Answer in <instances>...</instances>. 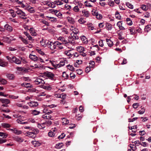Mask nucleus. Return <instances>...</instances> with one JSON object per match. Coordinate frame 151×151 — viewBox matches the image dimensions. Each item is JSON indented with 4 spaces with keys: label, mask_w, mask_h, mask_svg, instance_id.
I'll return each mask as SVG.
<instances>
[{
    "label": "nucleus",
    "mask_w": 151,
    "mask_h": 151,
    "mask_svg": "<svg viewBox=\"0 0 151 151\" xmlns=\"http://www.w3.org/2000/svg\"><path fill=\"white\" fill-rule=\"evenodd\" d=\"M21 86H24L27 88L31 87V86L30 85V84L29 83H23L22 84Z\"/></svg>",
    "instance_id": "20"
},
{
    "label": "nucleus",
    "mask_w": 151,
    "mask_h": 151,
    "mask_svg": "<svg viewBox=\"0 0 151 151\" xmlns=\"http://www.w3.org/2000/svg\"><path fill=\"white\" fill-rule=\"evenodd\" d=\"M78 51L80 52H82L84 51V48L80 46L77 47Z\"/></svg>",
    "instance_id": "23"
},
{
    "label": "nucleus",
    "mask_w": 151,
    "mask_h": 151,
    "mask_svg": "<svg viewBox=\"0 0 151 151\" xmlns=\"http://www.w3.org/2000/svg\"><path fill=\"white\" fill-rule=\"evenodd\" d=\"M44 112L45 113L47 114L48 115L49 114H50L52 113V111H51L50 110H49L47 109H44Z\"/></svg>",
    "instance_id": "31"
},
{
    "label": "nucleus",
    "mask_w": 151,
    "mask_h": 151,
    "mask_svg": "<svg viewBox=\"0 0 151 151\" xmlns=\"http://www.w3.org/2000/svg\"><path fill=\"white\" fill-rule=\"evenodd\" d=\"M47 17L48 18V19L52 22H56L57 21L56 19L54 17H49L48 16Z\"/></svg>",
    "instance_id": "19"
},
{
    "label": "nucleus",
    "mask_w": 151,
    "mask_h": 151,
    "mask_svg": "<svg viewBox=\"0 0 151 151\" xmlns=\"http://www.w3.org/2000/svg\"><path fill=\"white\" fill-rule=\"evenodd\" d=\"M12 63H14L17 64L19 65L21 63V61L20 59L15 56L12 57Z\"/></svg>",
    "instance_id": "5"
},
{
    "label": "nucleus",
    "mask_w": 151,
    "mask_h": 151,
    "mask_svg": "<svg viewBox=\"0 0 151 151\" xmlns=\"http://www.w3.org/2000/svg\"><path fill=\"white\" fill-rule=\"evenodd\" d=\"M39 132V130L37 129H35L32 128L29 131L27 132V133L29 137L32 138H34L36 136V134Z\"/></svg>",
    "instance_id": "1"
},
{
    "label": "nucleus",
    "mask_w": 151,
    "mask_h": 151,
    "mask_svg": "<svg viewBox=\"0 0 151 151\" xmlns=\"http://www.w3.org/2000/svg\"><path fill=\"white\" fill-rule=\"evenodd\" d=\"M7 136V134H6V133H4V132H0V136L1 137H3V138H6Z\"/></svg>",
    "instance_id": "42"
},
{
    "label": "nucleus",
    "mask_w": 151,
    "mask_h": 151,
    "mask_svg": "<svg viewBox=\"0 0 151 151\" xmlns=\"http://www.w3.org/2000/svg\"><path fill=\"white\" fill-rule=\"evenodd\" d=\"M63 145V143H60L58 144H56L55 145V147L56 148L59 149L62 147Z\"/></svg>",
    "instance_id": "24"
},
{
    "label": "nucleus",
    "mask_w": 151,
    "mask_h": 151,
    "mask_svg": "<svg viewBox=\"0 0 151 151\" xmlns=\"http://www.w3.org/2000/svg\"><path fill=\"white\" fill-rule=\"evenodd\" d=\"M2 126L4 128H9L11 127V125L7 123H2Z\"/></svg>",
    "instance_id": "29"
},
{
    "label": "nucleus",
    "mask_w": 151,
    "mask_h": 151,
    "mask_svg": "<svg viewBox=\"0 0 151 151\" xmlns=\"http://www.w3.org/2000/svg\"><path fill=\"white\" fill-rule=\"evenodd\" d=\"M81 40L84 43H87L88 42V41L87 40V39L86 38V37L85 36H82L81 38Z\"/></svg>",
    "instance_id": "27"
},
{
    "label": "nucleus",
    "mask_w": 151,
    "mask_h": 151,
    "mask_svg": "<svg viewBox=\"0 0 151 151\" xmlns=\"http://www.w3.org/2000/svg\"><path fill=\"white\" fill-rule=\"evenodd\" d=\"M78 22L81 24H83L86 22L83 19L81 18L78 20Z\"/></svg>",
    "instance_id": "48"
},
{
    "label": "nucleus",
    "mask_w": 151,
    "mask_h": 151,
    "mask_svg": "<svg viewBox=\"0 0 151 151\" xmlns=\"http://www.w3.org/2000/svg\"><path fill=\"white\" fill-rule=\"evenodd\" d=\"M0 101L3 104L2 105V106H8L7 105L10 103V101L8 99H0Z\"/></svg>",
    "instance_id": "3"
},
{
    "label": "nucleus",
    "mask_w": 151,
    "mask_h": 151,
    "mask_svg": "<svg viewBox=\"0 0 151 151\" xmlns=\"http://www.w3.org/2000/svg\"><path fill=\"white\" fill-rule=\"evenodd\" d=\"M151 29V26L150 25H147L145 27V30L147 32H148Z\"/></svg>",
    "instance_id": "22"
},
{
    "label": "nucleus",
    "mask_w": 151,
    "mask_h": 151,
    "mask_svg": "<svg viewBox=\"0 0 151 151\" xmlns=\"http://www.w3.org/2000/svg\"><path fill=\"white\" fill-rule=\"evenodd\" d=\"M55 44V42L53 43L50 41L48 42L47 43L48 47L52 50L56 48Z\"/></svg>",
    "instance_id": "4"
},
{
    "label": "nucleus",
    "mask_w": 151,
    "mask_h": 151,
    "mask_svg": "<svg viewBox=\"0 0 151 151\" xmlns=\"http://www.w3.org/2000/svg\"><path fill=\"white\" fill-rule=\"evenodd\" d=\"M45 124L44 123L40 124H37V127L40 129H43L45 127Z\"/></svg>",
    "instance_id": "21"
},
{
    "label": "nucleus",
    "mask_w": 151,
    "mask_h": 151,
    "mask_svg": "<svg viewBox=\"0 0 151 151\" xmlns=\"http://www.w3.org/2000/svg\"><path fill=\"white\" fill-rule=\"evenodd\" d=\"M17 70L19 71H23V70L24 69V68L22 67H17L16 68Z\"/></svg>",
    "instance_id": "60"
},
{
    "label": "nucleus",
    "mask_w": 151,
    "mask_h": 151,
    "mask_svg": "<svg viewBox=\"0 0 151 151\" xmlns=\"http://www.w3.org/2000/svg\"><path fill=\"white\" fill-rule=\"evenodd\" d=\"M55 135V133L52 131H50L48 133V135L50 137H54Z\"/></svg>",
    "instance_id": "35"
},
{
    "label": "nucleus",
    "mask_w": 151,
    "mask_h": 151,
    "mask_svg": "<svg viewBox=\"0 0 151 151\" xmlns=\"http://www.w3.org/2000/svg\"><path fill=\"white\" fill-rule=\"evenodd\" d=\"M29 11L31 13H34L35 12V11L33 9V8L32 7H30L29 9Z\"/></svg>",
    "instance_id": "64"
},
{
    "label": "nucleus",
    "mask_w": 151,
    "mask_h": 151,
    "mask_svg": "<svg viewBox=\"0 0 151 151\" xmlns=\"http://www.w3.org/2000/svg\"><path fill=\"white\" fill-rule=\"evenodd\" d=\"M40 112L39 111H37L36 110H33L32 111V113L34 115H36L39 114Z\"/></svg>",
    "instance_id": "32"
},
{
    "label": "nucleus",
    "mask_w": 151,
    "mask_h": 151,
    "mask_svg": "<svg viewBox=\"0 0 151 151\" xmlns=\"http://www.w3.org/2000/svg\"><path fill=\"white\" fill-rule=\"evenodd\" d=\"M42 23L45 24L47 26H50V24L47 21L44 20L42 21Z\"/></svg>",
    "instance_id": "51"
},
{
    "label": "nucleus",
    "mask_w": 151,
    "mask_h": 151,
    "mask_svg": "<svg viewBox=\"0 0 151 151\" xmlns=\"http://www.w3.org/2000/svg\"><path fill=\"white\" fill-rule=\"evenodd\" d=\"M29 58L30 59L33 60L34 61H37L38 60V58L35 55L30 54L29 55Z\"/></svg>",
    "instance_id": "7"
},
{
    "label": "nucleus",
    "mask_w": 151,
    "mask_h": 151,
    "mask_svg": "<svg viewBox=\"0 0 151 151\" xmlns=\"http://www.w3.org/2000/svg\"><path fill=\"white\" fill-rule=\"evenodd\" d=\"M33 142V144L34 145L35 147L38 146L40 145V144L36 141H34Z\"/></svg>",
    "instance_id": "52"
},
{
    "label": "nucleus",
    "mask_w": 151,
    "mask_h": 151,
    "mask_svg": "<svg viewBox=\"0 0 151 151\" xmlns=\"http://www.w3.org/2000/svg\"><path fill=\"white\" fill-rule=\"evenodd\" d=\"M55 43L56 44L55 45H56V47H58L60 49H62L63 48V47L62 45V43H60L58 42H55Z\"/></svg>",
    "instance_id": "11"
},
{
    "label": "nucleus",
    "mask_w": 151,
    "mask_h": 151,
    "mask_svg": "<svg viewBox=\"0 0 151 151\" xmlns=\"http://www.w3.org/2000/svg\"><path fill=\"white\" fill-rule=\"evenodd\" d=\"M14 132L17 134L19 135L22 133V131L20 130H18L16 129H14L13 130Z\"/></svg>",
    "instance_id": "28"
},
{
    "label": "nucleus",
    "mask_w": 151,
    "mask_h": 151,
    "mask_svg": "<svg viewBox=\"0 0 151 151\" xmlns=\"http://www.w3.org/2000/svg\"><path fill=\"white\" fill-rule=\"evenodd\" d=\"M59 95L60 96L58 97L59 98H61L63 99H64L65 98L66 96V94L63 93Z\"/></svg>",
    "instance_id": "43"
},
{
    "label": "nucleus",
    "mask_w": 151,
    "mask_h": 151,
    "mask_svg": "<svg viewBox=\"0 0 151 151\" xmlns=\"http://www.w3.org/2000/svg\"><path fill=\"white\" fill-rule=\"evenodd\" d=\"M43 76L48 77L49 79L51 80H53L54 77V75L53 73L48 71L44 73Z\"/></svg>",
    "instance_id": "2"
},
{
    "label": "nucleus",
    "mask_w": 151,
    "mask_h": 151,
    "mask_svg": "<svg viewBox=\"0 0 151 151\" xmlns=\"http://www.w3.org/2000/svg\"><path fill=\"white\" fill-rule=\"evenodd\" d=\"M21 14H19V17L23 19H26L27 18L25 17V13L24 12V14H22L21 13Z\"/></svg>",
    "instance_id": "26"
},
{
    "label": "nucleus",
    "mask_w": 151,
    "mask_h": 151,
    "mask_svg": "<svg viewBox=\"0 0 151 151\" xmlns=\"http://www.w3.org/2000/svg\"><path fill=\"white\" fill-rule=\"evenodd\" d=\"M0 82H1V83L3 84H5L6 83V81L5 80V79H2L0 81Z\"/></svg>",
    "instance_id": "63"
},
{
    "label": "nucleus",
    "mask_w": 151,
    "mask_h": 151,
    "mask_svg": "<svg viewBox=\"0 0 151 151\" xmlns=\"http://www.w3.org/2000/svg\"><path fill=\"white\" fill-rule=\"evenodd\" d=\"M20 60H21V62H22L23 63L25 64L27 63V61L24 57H20L19 58Z\"/></svg>",
    "instance_id": "36"
},
{
    "label": "nucleus",
    "mask_w": 151,
    "mask_h": 151,
    "mask_svg": "<svg viewBox=\"0 0 151 151\" xmlns=\"http://www.w3.org/2000/svg\"><path fill=\"white\" fill-rule=\"evenodd\" d=\"M126 5L129 8L133 9V6L129 2H127L126 4Z\"/></svg>",
    "instance_id": "41"
},
{
    "label": "nucleus",
    "mask_w": 151,
    "mask_h": 151,
    "mask_svg": "<svg viewBox=\"0 0 151 151\" xmlns=\"http://www.w3.org/2000/svg\"><path fill=\"white\" fill-rule=\"evenodd\" d=\"M106 27L108 30H111L112 28V25L109 23H107L106 24Z\"/></svg>",
    "instance_id": "17"
},
{
    "label": "nucleus",
    "mask_w": 151,
    "mask_h": 151,
    "mask_svg": "<svg viewBox=\"0 0 151 151\" xmlns=\"http://www.w3.org/2000/svg\"><path fill=\"white\" fill-rule=\"evenodd\" d=\"M22 78L24 81H30V79L28 77H23Z\"/></svg>",
    "instance_id": "55"
},
{
    "label": "nucleus",
    "mask_w": 151,
    "mask_h": 151,
    "mask_svg": "<svg viewBox=\"0 0 151 151\" xmlns=\"http://www.w3.org/2000/svg\"><path fill=\"white\" fill-rule=\"evenodd\" d=\"M115 17L116 19H119L121 20L122 19V17L120 16L119 12H116L115 14Z\"/></svg>",
    "instance_id": "18"
},
{
    "label": "nucleus",
    "mask_w": 151,
    "mask_h": 151,
    "mask_svg": "<svg viewBox=\"0 0 151 151\" xmlns=\"http://www.w3.org/2000/svg\"><path fill=\"white\" fill-rule=\"evenodd\" d=\"M4 27L6 30L9 31L11 32L12 30V27L8 24L5 25Z\"/></svg>",
    "instance_id": "13"
},
{
    "label": "nucleus",
    "mask_w": 151,
    "mask_h": 151,
    "mask_svg": "<svg viewBox=\"0 0 151 151\" xmlns=\"http://www.w3.org/2000/svg\"><path fill=\"white\" fill-rule=\"evenodd\" d=\"M126 21L129 25H131L132 24V22L129 18H127Z\"/></svg>",
    "instance_id": "30"
},
{
    "label": "nucleus",
    "mask_w": 151,
    "mask_h": 151,
    "mask_svg": "<svg viewBox=\"0 0 151 151\" xmlns=\"http://www.w3.org/2000/svg\"><path fill=\"white\" fill-rule=\"evenodd\" d=\"M63 123L65 124H68L69 123V120L66 118H64L63 119Z\"/></svg>",
    "instance_id": "38"
},
{
    "label": "nucleus",
    "mask_w": 151,
    "mask_h": 151,
    "mask_svg": "<svg viewBox=\"0 0 151 151\" xmlns=\"http://www.w3.org/2000/svg\"><path fill=\"white\" fill-rule=\"evenodd\" d=\"M55 4L53 3V2H51L49 5L48 6L52 8H54L55 7Z\"/></svg>",
    "instance_id": "49"
},
{
    "label": "nucleus",
    "mask_w": 151,
    "mask_h": 151,
    "mask_svg": "<svg viewBox=\"0 0 151 151\" xmlns=\"http://www.w3.org/2000/svg\"><path fill=\"white\" fill-rule=\"evenodd\" d=\"M29 105L31 107H35L38 106V104L37 102L32 101L28 103Z\"/></svg>",
    "instance_id": "6"
},
{
    "label": "nucleus",
    "mask_w": 151,
    "mask_h": 151,
    "mask_svg": "<svg viewBox=\"0 0 151 151\" xmlns=\"http://www.w3.org/2000/svg\"><path fill=\"white\" fill-rule=\"evenodd\" d=\"M62 76L63 77L65 78V79H68L69 75L66 73V72L65 71L63 72Z\"/></svg>",
    "instance_id": "37"
},
{
    "label": "nucleus",
    "mask_w": 151,
    "mask_h": 151,
    "mask_svg": "<svg viewBox=\"0 0 151 151\" xmlns=\"http://www.w3.org/2000/svg\"><path fill=\"white\" fill-rule=\"evenodd\" d=\"M139 133L140 135H143L145 134V132L144 131H139Z\"/></svg>",
    "instance_id": "62"
},
{
    "label": "nucleus",
    "mask_w": 151,
    "mask_h": 151,
    "mask_svg": "<svg viewBox=\"0 0 151 151\" xmlns=\"http://www.w3.org/2000/svg\"><path fill=\"white\" fill-rule=\"evenodd\" d=\"M76 72L79 75H81L83 73V71L80 69L77 70Z\"/></svg>",
    "instance_id": "59"
},
{
    "label": "nucleus",
    "mask_w": 151,
    "mask_h": 151,
    "mask_svg": "<svg viewBox=\"0 0 151 151\" xmlns=\"http://www.w3.org/2000/svg\"><path fill=\"white\" fill-rule=\"evenodd\" d=\"M65 135L64 134V133H62L58 137V139H63V138L65 137Z\"/></svg>",
    "instance_id": "47"
},
{
    "label": "nucleus",
    "mask_w": 151,
    "mask_h": 151,
    "mask_svg": "<svg viewBox=\"0 0 151 151\" xmlns=\"http://www.w3.org/2000/svg\"><path fill=\"white\" fill-rule=\"evenodd\" d=\"M7 77L10 80L13 79L14 78V76L13 74H9L7 75Z\"/></svg>",
    "instance_id": "44"
},
{
    "label": "nucleus",
    "mask_w": 151,
    "mask_h": 151,
    "mask_svg": "<svg viewBox=\"0 0 151 151\" xmlns=\"http://www.w3.org/2000/svg\"><path fill=\"white\" fill-rule=\"evenodd\" d=\"M106 41L109 46L111 47L113 45V42L110 39H106Z\"/></svg>",
    "instance_id": "15"
},
{
    "label": "nucleus",
    "mask_w": 151,
    "mask_h": 151,
    "mask_svg": "<svg viewBox=\"0 0 151 151\" xmlns=\"http://www.w3.org/2000/svg\"><path fill=\"white\" fill-rule=\"evenodd\" d=\"M16 13L18 15L21 14V13L24 14V12L21 10L19 9L18 8H17V10L16 12Z\"/></svg>",
    "instance_id": "46"
},
{
    "label": "nucleus",
    "mask_w": 151,
    "mask_h": 151,
    "mask_svg": "<svg viewBox=\"0 0 151 151\" xmlns=\"http://www.w3.org/2000/svg\"><path fill=\"white\" fill-rule=\"evenodd\" d=\"M53 3L55 4H56L58 5H60L63 4V3L59 0L58 1H54Z\"/></svg>",
    "instance_id": "34"
},
{
    "label": "nucleus",
    "mask_w": 151,
    "mask_h": 151,
    "mask_svg": "<svg viewBox=\"0 0 151 151\" xmlns=\"http://www.w3.org/2000/svg\"><path fill=\"white\" fill-rule=\"evenodd\" d=\"M65 60L63 61L61 60L60 61V66L59 67L62 66H64L65 65Z\"/></svg>",
    "instance_id": "53"
},
{
    "label": "nucleus",
    "mask_w": 151,
    "mask_h": 151,
    "mask_svg": "<svg viewBox=\"0 0 151 151\" xmlns=\"http://www.w3.org/2000/svg\"><path fill=\"white\" fill-rule=\"evenodd\" d=\"M19 38L21 39V40L25 44H28L27 41L25 39L23 38L22 37H19Z\"/></svg>",
    "instance_id": "39"
},
{
    "label": "nucleus",
    "mask_w": 151,
    "mask_h": 151,
    "mask_svg": "<svg viewBox=\"0 0 151 151\" xmlns=\"http://www.w3.org/2000/svg\"><path fill=\"white\" fill-rule=\"evenodd\" d=\"M42 117L45 119H51L52 116L50 115H49L47 114L45 115H43L42 116Z\"/></svg>",
    "instance_id": "12"
},
{
    "label": "nucleus",
    "mask_w": 151,
    "mask_h": 151,
    "mask_svg": "<svg viewBox=\"0 0 151 151\" xmlns=\"http://www.w3.org/2000/svg\"><path fill=\"white\" fill-rule=\"evenodd\" d=\"M96 18L98 19H101L102 18V15L98 13L96 15Z\"/></svg>",
    "instance_id": "56"
},
{
    "label": "nucleus",
    "mask_w": 151,
    "mask_h": 151,
    "mask_svg": "<svg viewBox=\"0 0 151 151\" xmlns=\"http://www.w3.org/2000/svg\"><path fill=\"white\" fill-rule=\"evenodd\" d=\"M14 139L16 141L20 142H22L23 141V140L22 138L19 137L18 136L14 137Z\"/></svg>",
    "instance_id": "14"
},
{
    "label": "nucleus",
    "mask_w": 151,
    "mask_h": 151,
    "mask_svg": "<svg viewBox=\"0 0 151 151\" xmlns=\"http://www.w3.org/2000/svg\"><path fill=\"white\" fill-rule=\"evenodd\" d=\"M8 63L4 62L1 59H0V66L3 67H5L8 65Z\"/></svg>",
    "instance_id": "8"
},
{
    "label": "nucleus",
    "mask_w": 151,
    "mask_h": 151,
    "mask_svg": "<svg viewBox=\"0 0 151 151\" xmlns=\"http://www.w3.org/2000/svg\"><path fill=\"white\" fill-rule=\"evenodd\" d=\"M36 50L41 55H44L45 54L44 53L42 52L41 50L36 49Z\"/></svg>",
    "instance_id": "58"
},
{
    "label": "nucleus",
    "mask_w": 151,
    "mask_h": 151,
    "mask_svg": "<svg viewBox=\"0 0 151 151\" xmlns=\"http://www.w3.org/2000/svg\"><path fill=\"white\" fill-rule=\"evenodd\" d=\"M67 19L68 22L71 24H73L74 23L75 21L74 19L71 17H68Z\"/></svg>",
    "instance_id": "10"
},
{
    "label": "nucleus",
    "mask_w": 151,
    "mask_h": 151,
    "mask_svg": "<svg viewBox=\"0 0 151 151\" xmlns=\"http://www.w3.org/2000/svg\"><path fill=\"white\" fill-rule=\"evenodd\" d=\"M139 105L138 103H134L133 104L132 106L133 108L134 109H136L138 106Z\"/></svg>",
    "instance_id": "54"
},
{
    "label": "nucleus",
    "mask_w": 151,
    "mask_h": 151,
    "mask_svg": "<svg viewBox=\"0 0 151 151\" xmlns=\"http://www.w3.org/2000/svg\"><path fill=\"white\" fill-rule=\"evenodd\" d=\"M89 1H86L85 2V5L86 6L89 7H92V5L90 4V3H89Z\"/></svg>",
    "instance_id": "40"
},
{
    "label": "nucleus",
    "mask_w": 151,
    "mask_h": 151,
    "mask_svg": "<svg viewBox=\"0 0 151 151\" xmlns=\"http://www.w3.org/2000/svg\"><path fill=\"white\" fill-rule=\"evenodd\" d=\"M98 43L99 45L100 46L102 47L104 45L102 40H99Z\"/></svg>",
    "instance_id": "57"
},
{
    "label": "nucleus",
    "mask_w": 151,
    "mask_h": 151,
    "mask_svg": "<svg viewBox=\"0 0 151 151\" xmlns=\"http://www.w3.org/2000/svg\"><path fill=\"white\" fill-rule=\"evenodd\" d=\"M52 123V122L50 120L45 121V122H44L45 125H46L47 126H49Z\"/></svg>",
    "instance_id": "25"
},
{
    "label": "nucleus",
    "mask_w": 151,
    "mask_h": 151,
    "mask_svg": "<svg viewBox=\"0 0 151 151\" xmlns=\"http://www.w3.org/2000/svg\"><path fill=\"white\" fill-rule=\"evenodd\" d=\"M73 10L76 12H78L79 11V9L77 6H75L73 8Z\"/></svg>",
    "instance_id": "50"
},
{
    "label": "nucleus",
    "mask_w": 151,
    "mask_h": 151,
    "mask_svg": "<svg viewBox=\"0 0 151 151\" xmlns=\"http://www.w3.org/2000/svg\"><path fill=\"white\" fill-rule=\"evenodd\" d=\"M67 67L71 71H74V68L72 66L70 65H68L67 66Z\"/></svg>",
    "instance_id": "33"
},
{
    "label": "nucleus",
    "mask_w": 151,
    "mask_h": 151,
    "mask_svg": "<svg viewBox=\"0 0 151 151\" xmlns=\"http://www.w3.org/2000/svg\"><path fill=\"white\" fill-rule=\"evenodd\" d=\"M141 8L144 11L147 10L148 9L147 7H146V6L144 4H142Z\"/></svg>",
    "instance_id": "45"
},
{
    "label": "nucleus",
    "mask_w": 151,
    "mask_h": 151,
    "mask_svg": "<svg viewBox=\"0 0 151 151\" xmlns=\"http://www.w3.org/2000/svg\"><path fill=\"white\" fill-rule=\"evenodd\" d=\"M58 40H60L62 42H63L65 44H67L68 43V42H67L66 40H65V39L64 38V37H59L58 38Z\"/></svg>",
    "instance_id": "16"
},
{
    "label": "nucleus",
    "mask_w": 151,
    "mask_h": 151,
    "mask_svg": "<svg viewBox=\"0 0 151 151\" xmlns=\"http://www.w3.org/2000/svg\"><path fill=\"white\" fill-rule=\"evenodd\" d=\"M9 97L10 98H11L13 99H17L19 96H14L12 95H10L9 96Z\"/></svg>",
    "instance_id": "61"
},
{
    "label": "nucleus",
    "mask_w": 151,
    "mask_h": 151,
    "mask_svg": "<svg viewBox=\"0 0 151 151\" xmlns=\"http://www.w3.org/2000/svg\"><path fill=\"white\" fill-rule=\"evenodd\" d=\"M35 83L36 84H43L44 83V81L43 80L40 78H37L35 80Z\"/></svg>",
    "instance_id": "9"
}]
</instances>
